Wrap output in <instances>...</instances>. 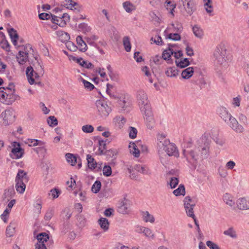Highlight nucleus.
Here are the masks:
<instances>
[{
	"label": "nucleus",
	"mask_w": 249,
	"mask_h": 249,
	"mask_svg": "<svg viewBox=\"0 0 249 249\" xmlns=\"http://www.w3.org/2000/svg\"><path fill=\"white\" fill-rule=\"evenodd\" d=\"M201 141L204 144L195 147L192 149L183 150V155L188 163L191 164L192 168H196L198 160L199 159L207 158L209 155L210 142L205 135L201 137Z\"/></svg>",
	"instance_id": "nucleus-1"
},
{
	"label": "nucleus",
	"mask_w": 249,
	"mask_h": 249,
	"mask_svg": "<svg viewBox=\"0 0 249 249\" xmlns=\"http://www.w3.org/2000/svg\"><path fill=\"white\" fill-rule=\"evenodd\" d=\"M166 136L159 133L157 136L158 151L159 155L165 152L169 156L179 157V153L175 144L171 142L169 139L166 138Z\"/></svg>",
	"instance_id": "nucleus-2"
},
{
	"label": "nucleus",
	"mask_w": 249,
	"mask_h": 249,
	"mask_svg": "<svg viewBox=\"0 0 249 249\" xmlns=\"http://www.w3.org/2000/svg\"><path fill=\"white\" fill-rule=\"evenodd\" d=\"M219 117L233 130L238 133H243L245 129L243 126L239 124L237 120L224 107H220L217 110Z\"/></svg>",
	"instance_id": "nucleus-3"
},
{
	"label": "nucleus",
	"mask_w": 249,
	"mask_h": 249,
	"mask_svg": "<svg viewBox=\"0 0 249 249\" xmlns=\"http://www.w3.org/2000/svg\"><path fill=\"white\" fill-rule=\"evenodd\" d=\"M16 189L18 192L22 194L26 188L25 183L28 181L27 173L22 170H19L16 177Z\"/></svg>",
	"instance_id": "nucleus-4"
},
{
	"label": "nucleus",
	"mask_w": 249,
	"mask_h": 249,
	"mask_svg": "<svg viewBox=\"0 0 249 249\" xmlns=\"http://www.w3.org/2000/svg\"><path fill=\"white\" fill-rule=\"evenodd\" d=\"M215 61L217 64L225 66L227 64L226 49L224 45H218L213 53Z\"/></svg>",
	"instance_id": "nucleus-5"
},
{
	"label": "nucleus",
	"mask_w": 249,
	"mask_h": 249,
	"mask_svg": "<svg viewBox=\"0 0 249 249\" xmlns=\"http://www.w3.org/2000/svg\"><path fill=\"white\" fill-rule=\"evenodd\" d=\"M179 6L183 14L192 15L196 10V4L195 0H179Z\"/></svg>",
	"instance_id": "nucleus-6"
},
{
	"label": "nucleus",
	"mask_w": 249,
	"mask_h": 249,
	"mask_svg": "<svg viewBox=\"0 0 249 249\" xmlns=\"http://www.w3.org/2000/svg\"><path fill=\"white\" fill-rule=\"evenodd\" d=\"M137 99L141 111L151 108L147 95L143 90L140 89L137 91Z\"/></svg>",
	"instance_id": "nucleus-7"
},
{
	"label": "nucleus",
	"mask_w": 249,
	"mask_h": 249,
	"mask_svg": "<svg viewBox=\"0 0 249 249\" xmlns=\"http://www.w3.org/2000/svg\"><path fill=\"white\" fill-rule=\"evenodd\" d=\"M95 105L98 115L102 117H106L111 111V108L103 100H98L96 101Z\"/></svg>",
	"instance_id": "nucleus-8"
},
{
	"label": "nucleus",
	"mask_w": 249,
	"mask_h": 249,
	"mask_svg": "<svg viewBox=\"0 0 249 249\" xmlns=\"http://www.w3.org/2000/svg\"><path fill=\"white\" fill-rule=\"evenodd\" d=\"M143 115L145 124L149 129H152L156 124V121L154 117L151 108L145 110V111H141Z\"/></svg>",
	"instance_id": "nucleus-9"
},
{
	"label": "nucleus",
	"mask_w": 249,
	"mask_h": 249,
	"mask_svg": "<svg viewBox=\"0 0 249 249\" xmlns=\"http://www.w3.org/2000/svg\"><path fill=\"white\" fill-rule=\"evenodd\" d=\"M15 115L11 109H6L2 112L0 116V119H2L0 122L4 125H8L14 121Z\"/></svg>",
	"instance_id": "nucleus-10"
},
{
	"label": "nucleus",
	"mask_w": 249,
	"mask_h": 249,
	"mask_svg": "<svg viewBox=\"0 0 249 249\" xmlns=\"http://www.w3.org/2000/svg\"><path fill=\"white\" fill-rule=\"evenodd\" d=\"M36 238L37 243L36 245V249H47L45 242H47L49 237L48 234L45 232H42L38 234Z\"/></svg>",
	"instance_id": "nucleus-11"
},
{
	"label": "nucleus",
	"mask_w": 249,
	"mask_h": 249,
	"mask_svg": "<svg viewBox=\"0 0 249 249\" xmlns=\"http://www.w3.org/2000/svg\"><path fill=\"white\" fill-rule=\"evenodd\" d=\"M70 17L66 13H64L62 17H58L53 15L52 18V22L55 24L58 25L59 26L64 27L66 25L67 22L69 21Z\"/></svg>",
	"instance_id": "nucleus-12"
},
{
	"label": "nucleus",
	"mask_w": 249,
	"mask_h": 249,
	"mask_svg": "<svg viewBox=\"0 0 249 249\" xmlns=\"http://www.w3.org/2000/svg\"><path fill=\"white\" fill-rule=\"evenodd\" d=\"M14 147L11 151V157L14 159L21 158L24 154V150L20 147L18 143L15 142Z\"/></svg>",
	"instance_id": "nucleus-13"
},
{
	"label": "nucleus",
	"mask_w": 249,
	"mask_h": 249,
	"mask_svg": "<svg viewBox=\"0 0 249 249\" xmlns=\"http://www.w3.org/2000/svg\"><path fill=\"white\" fill-rule=\"evenodd\" d=\"M236 204L240 210H249V198L240 197L236 200Z\"/></svg>",
	"instance_id": "nucleus-14"
},
{
	"label": "nucleus",
	"mask_w": 249,
	"mask_h": 249,
	"mask_svg": "<svg viewBox=\"0 0 249 249\" xmlns=\"http://www.w3.org/2000/svg\"><path fill=\"white\" fill-rule=\"evenodd\" d=\"M129 201L124 199L118 203V212L123 214L127 213L129 212Z\"/></svg>",
	"instance_id": "nucleus-15"
},
{
	"label": "nucleus",
	"mask_w": 249,
	"mask_h": 249,
	"mask_svg": "<svg viewBox=\"0 0 249 249\" xmlns=\"http://www.w3.org/2000/svg\"><path fill=\"white\" fill-rule=\"evenodd\" d=\"M140 143L139 142H131L129 143V148L130 153L135 157H139L140 153Z\"/></svg>",
	"instance_id": "nucleus-16"
},
{
	"label": "nucleus",
	"mask_w": 249,
	"mask_h": 249,
	"mask_svg": "<svg viewBox=\"0 0 249 249\" xmlns=\"http://www.w3.org/2000/svg\"><path fill=\"white\" fill-rule=\"evenodd\" d=\"M26 75L29 83L31 85L34 84L35 79L39 76L32 67H27L26 69Z\"/></svg>",
	"instance_id": "nucleus-17"
},
{
	"label": "nucleus",
	"mask_w": 249,
	"mask_h": 249,
	"mask_svg": "<svg viewBox=\"0 0 249 249\" xmlns=\"http://www.w3.org/2000/svg\"><path fill=\"white\" fill-rule=\"evenodd\" d=\"M63 5L72 10H76L77 12H79L80 10V6L78 3L72 0H65L63 2Z\"/></svg>",
	"instance_id": "nucleus-18"
},
{
	"label": "nucleus",
	"mask_w": 249,
	"mask_h": 249,
	"mask_svg": "<svg viewBox=\"0 0 249 249\" xmlns=\"http://www.w3.org/2000/svg\"><path fill=\"white\" fill-rule=\"evenodd\" d=\"M224 202L231 208H235V202L233 196L229 193L225 194L223 196Z\"/></svg>",
	"instance_id": "nucleus-19"
},
{
	"label": "nucleus",
	"mask_w": 249,
	"mask_h": 249,
	"mask_svg": "<svg viewBox=\"0 0 249 249\" xmlns=\"http://www.w3.org/2000/svg\"><path fill=\"white\" fill-rule=\"evenodd\" d=\"M3 103L6 105L12 104L17 99L16 95L13 92H7L5 91Z\"/></svg>",
	"instance_id": "nucleus-20"
},
{
	"label": "nucleus",
	"mask_w": 249,
	"mask_h": 249,
	"mask_svg": "<svg viewBox=\"0 0 249 249\" xmlns=\"http://www.w3.org/2000/svg\"><path fill=\"white\" fill-rule=\"evenodd\" d=\"M76 42L77 44V49L81 52H85L87 50L88 47L85 42L83 40L81 36H77Z\"/></svg>",
	"instance_id": "nucleus-21"
},
{
	"label": "nucleus",
	"mask_w": 249,
	"mask_h": 249,
	"mask_svg": "<svg viewBox=\"0 0 249 249\" xmlns=\"http://www.w3.org/2000/svg\"><path fill=\"white\" fill-rule=\"evenodd\" d=\"M141 215L143 221L145 222L153 223L155 222V218L154 216L150 214L148 211H142Z\"/></svg>",
	"instance_id": "nucleus-22"
},
{
	"label": "nucleus",
	"mask_w": 249,
	"mask_h": 249,
	"mask_svg": "<svg viewBox=\"0 0 249 249\" xmlns=\"http://www.w3.org/2000/svg\"><path fill=\"white\" fill-rule=\"evenodd\" d=\"M194 72L193 67H188L182 71L181 77L184 79H188L192 76Z\"/></svg>",
	"instance_id": "nucleus-23"
},
{
	"label": "nucleus",
	"mask_w": 249,
	"mask_h": 249,
	"mask_svg": "<svg viewBox=\"0 0 249 249\" xmlns=\"http://www.w3.org/2000/svg\"><path fill=\"white\" fill-rule=\"evenodd\" d=\"M56 34L59 37V40L63 42L68 41L70 39L69 34L63 31H57Z\"/></svg>",
	"instance_id": "nucleus-24"
},
{
	"label": "nucleus",
	"mask_w": 249,
	"mask_h": 249,
	"mask_svg": "<svg viewBox=\"0 0 249 249\" xmlns=\"http://www.w3.org/2000/svg\"><path fill=\"white\" fill-rule=\"evenodd\" d=\"M98 223L101 228L105 231H106L108 230L109 223L107 218L104 217L100 218L98 220Z\"/></svg>",
	"instance_id": "nucleus-25"
},
{
	"label": "nucleus",
	"mask_w": 249,
	"mask_h": 249,
	"mask_svg": "<svg viewBox=\"0 0 249 249\" xmlns=\"http://www.w3.org/2000/svg\"><path fill=\"white\" fill-rule=\"evenodd\" d=\"M8 31L13 44L16 45L18 37L17 31L13 28L9 29Z\"/></svg>",
	"instance_id": "nucleus-26"
},
{
	"label": "nucleus",
	"mask_w": 249,
	"mask_h": 249,
	"mask_svg": "<svg viewBox=\"0 0 249 249\" xmlns=\"http://www.w3.org/2000/svg\"><path fill=\"white\" fill-rule=\"evenodd\" d=\"M37 146H38V147L34 148V151L41 156L44 157L47 152V149L45 146V142H43L42 145H37Z\"/></svg>",
	"instance_id": "nucleus-27"
},
{
	"label": "nucleus",
	"mask_w": 249,
	"mask_h": 249,
	"mask_svg": "<svg viewBox=\"0 0 249 249\" xmlns=\"http://www.w3.org/2000/svg\"><path fill=\"white\" fill-rule=\"evenodd\" d=\"M165 74L168 77H176L178 74V70L175 67H169L165 71Z\"/></svg>",
	"instance_id": "nucleus-28"
},
{
	"label": "nucleus",
	"mask_w": 249,
	"mask_h": 249,
	"mask_svg": "<svg viewBox=\"0 0 249 249\" xmlns=\"http://www.w3.org/2000/svg\"><path fill=\"white\" fill-rule=\"evenodd\" d=\"M28 53L24 52H19L17 59L20 64H23L26 61Z\"/></svg>",
	"instance_id": "nucleus-29"
},
{
	"label": "nucleus",
	"mask_w": 249,
	"mask_h": 249,
	"mask_svg": "<svg viewBox=\"0 0 249 249\" xmlns=\"http://www.w3.org/2000/svg\"><path fill=\"white\" fill-rule=\"evenodd\" d=\"M17 223L15 222H12L10 223L6 230V233L7 236L11 237L13 235Z\"/></svg>",
	"instance_id": "nucleus-30"
},
{
	"label": "nucleus",
	"mask_w": 249,
	"mask_h": 249,
	"mask_svg": "<svg viewBox=\"0 0 249 249\" xmlns=\"http://www.w3.org/2000/svg\"><path fill=\"white\" fill-rule=\"evenodd\" d=\"M169 47L168 49L165 50L162 53V58L164 60H169V58L171 57V55H173L174 51L173 49H171V47H173V45L170 44L168 45Z\"/></svg>",
	"instance_id": "nucleus-31"
},
{
	"label": "nucleus",
	"mask_w": 249,
	"mask_h": 249,
	"mask_svg": "<svg viewBox=\"0 0 249 249\" xmlns=\"http://www.w3.org/2000/svg\"><path fill=\"white\" fill-rule=\"evenodd\" d=\"M164 6L167 10L169 11L170 13L173 16H174V9L176 8V4L173 2L169 0H166L164 3Z\"/></svg>",
	"instance_id": "nucleus-32"
},
{
	"label": "nucleus",
	"mask_w": 249,
	"mask_h": 249,
	"mask_svg": "<svg viewBox=\"0 0 249 249\" xmlns=\"http://www.w3.org/2000/svg\"><path fill=\"white\" fill-rule=\"evenodd\" d=\"M134 169L138 172L143 174H147L149 173L148 168L145 165L138 164L134 166Z\"/></svg>",
	"instance_id": "nucleus-33"
},
{
	"label": "nucleus",
	"mask_w": 249,
	"mask_h": 249,
	"mask_svg": "<svg viewBox=\"0 0 249 249\" xmlns=\"http://www.w3.org/2000/svg\"><path fill=\"white\" fill-rule=\"evenodd\" d=\"M88 166L90 169H95L97 166V163L92 156L89 154L87 156Z\"/></svg>",
	"instance_id": "nucleus-34"
},
{
	"label": "nucleus",
	"mask_w": 249,
	"mask_h": 249,
	"mask_svg": "<svg viewBox=\"0 0 249 249\" xmlns=\"http://www.w3.org/2000/svg\"><path fill=\"white\" fill-rule=\"evenodd\" d=\"M123 45L125 50L127 52H129L131 50V46L130 44L129 37L125 36L123 38Z\"/></svg>",
	"instance_id": "nucleus-35"
},
{
	"label": "nucleus",
	"mask_w": 249,
	"mask_h": 249,
	"mask_svg": "<svg viewBox=\"0 0 249 249\" xmlns=\"http://www.w3.org/2000/svg\"><path fill=\"white\" fill-rule=\"evenodd\" d=\"M176 63L178 67L183 68L188 66L190 64V62L187 58H183L180 60L176 61Z\"/></svg>",
	"instance_id": "nucleus-36"
},
{
	"label": "nucleus",
	"mask_w": 249,
	"mask_h": 249,
	"mask_svg": "<svg viewBox=\"0 0 249 249\" xmlns=\"http://www.w3.org/2000/svg\"><path fill=\"white\" fill-rule=\"evenodd\" d=\"M173 194L176 196L180 195L184 196L185 194V190L184 185L182 184L179 185L178 188L173 191Z\"/></svg>",
	"instance_id": "nucleus-37"
},
{
	"label": "nucleus",
	"mask_w": 249,
	"mask_h": 249,
	"mask_svg": "<svg viewBox=\"0 0 249 249\" xmlns=\"http://www.w3.org/2000/svg\"><path fill=\"white\" fill-rule=\"evenodd\" d=\"M193 31L195 36L198 38H202L203 36V31L202 29L197 26H194L193 28Z\"/></svg>",
	"instance_id": "nucleus-38"
},
{
	"label": "nucleus",
	"mask_w": 249,
	"mask_h": 249,
	"mask_svg": "<svg viewBox=\"0 0 249 249\" xmlns=\"http://www.w3.org/2000/svg\"><path fill=\"white\" fill-rule=\"evenodd\" d=\"M66 158L68 162L70 163L71 165H74L77 162V158L73 154L67 153L66 154Z\"/></svg>",
	"instance_id": "nucleus-39"
},
{
	"label": "nucleus",
	"mask_w": 249,
	"mask_h": 249,
	"mask_svg": "<svg viewBox=\"0 0 249 249\" xmlns=\"http://www.w3.org/2000/svg\"><path fill=\"white\" fill-rule=\"evenodd\" d=\"M123 7L127 13H130L135 9V6L129 1L124 2Z\"/></svg>",
	"instance_id": "nucleus-40"
},
{
	"label": "nucleus",
	"mask_w": 249,
	"mask_h": 249,
	"mask_svg": "<svg viewBox=\"0 0 249 249\" xmlns=\"http://www.w3.org/2000/svg\"><path fill=\"white\" fill-rule=\"evenodd\" d=\"M223 233L224 235L229 236L232 238H235L237 237L236 231L232 227H231L228 230L225 231Z\"/></svg>",
	"instance_id": "nucleus-41"
},
{
	"label": "nucleus",
	"mask_w": 249,
	"mask_h": 249,
	"mask_svg": "<svg viewBox=\"0 0 249 249\" xmlns=\"http://www.w3.org/2000/svg\"><path fill=\"white\" fill-rule=\"evenodd\" d=\"M184 208L187 207H194L195 204L193 203L192 200L189 196H186L183 200Z\"/></svg>",
	"instance_id": "nucleus-42"
},
{
	"label": "nucleus",
	"mask_w": 249,
	"mask_h": 249,
	"mask_svg": "<svg viewBox=\"0 0 249 249\" xmlns=\"http://www.w3.org/2000/svg\"><path fill=\"white\" fill-rule=\"evenodd\" d=\"M143 234L145 236L150 239H153L155 238V234L151 229L145 227L144 229Z\"/></svg>",
	"instance_id": "nucleus-43"
},
{
	"label": "nucleus",
	"mask_w": 249,
	"mask_h": 249,
	"mask_svg": "<svg viewBox=\"0 0 249 249\" xmlns=\"http://www.w3.org/2000/svg\"><path fill=\"white\" fill-rule=\"evenodd\" d=\"M101 187V182L99 180H96L92 186L91 191L94 193H97L100 190Z\"/></svg>",
	"instance_id": "nucleus-44"
},
{
	"label": "nucleus",
	"mask_w": 249,
	"mask_h": 249,
	"mask_svg": "<svg viewBox=\"0 0 249 249\" xmlns=\"http://www.w3.org/2000/svg\"><path fill=\"white\" fill-rule=\"evenodd\" d=\"M27 143L30 146H35L37 145H42L43 142L36 139H28Z\"/></svg>",
	"instance_id": "nucleus-45"
},
{
	"label": "nucleus",
	"mask_w": 249,
	"mask_h": 249,
	"mask_svg": "<svg viewBox=\"0 0 249 249\" xmlns=\"http://www.w3.org/2000/svg\"><path fill=\"white\" fill-rule=\"evenodd\" d=\"M47 123L50 126H54L57 124L58 121L54 116H51L48 118Z\"/></svg>",
	"instance_id": "nucleus-46"
},
{
	"label": "nucleus",
	"mask_w": 249,
	"mask_h": 249,
	"mask_svg": "<svg viewBox=\"0 0 249 249\" xmlns=\"http://www.w3.org/2000/svg\"><path fill=\"white\" fill-rule=\"evenodd\" d=\"M142 71L144 73V75L148 77L149 82L151 83H153L149 68L147 66H144L142 68Z\"/></svg>",
	"instance_id": "nucleus-47"
},
{
	"label": "nucleus",
	"mask_w": 249,
	"mask_h": 249,
	"mask_svg": "<svg viewBox=\"0 0 249 249\" xmlns=\"http://www.w3.org/2000/svg\"><path fill=\"white\" fill-rule=\"evenodd\" d=\"M82 82L84 86L85 89L88 90H91L94 88V86L91 84L90 82L84 79H82Z\"/></svg>",
	"instance_id": "nucleus-48"
},
{
	"label": "nucleus",
	"mask_w": 249,
	"mask_h": 249,
	"mask_svg": "<svg viewBox=\"0 0 249 249\" xmlns=\"http://www.w3.org/2000/svg\"><path fill=\"white\" fill-rule=\"evenodd\" d=\"M99 151L100 152V154L102 155L104 154L105 153L104 152V150L106 149V141L103 140H99Z\"/></svg>",
	"instance_id": "nucleus-49"
},
{
	"label": "nucleus",
	"mask_w": 249,
	"mask_h": 249,
	"mask_svg": "<svg viewBox=\"0 0 249 249\" xmlns=\"http://www.w3.org/2000/svg\"><path fill=\"white\" fill-rule=\"evenodd\" d=\"M166 38H169L174 41H178L180 40V36L179 33H170L168 35Z\"/></svg>",
	"instance_id": "nucleus-50"
},
{
	"label": "nucleus",
	"mask_w": 249,
	"mask_h": 249,
	"mask_svg": "<svg viewBox=\"0 0 249 249\" xmlns=\"http://www.w3.org/2000/svg\"><path fill=\"white\" fill-rule=\"evenodd\" d=\"M60 194V192L57 189H52L49 193V196L53 199L57 198Z\"/></svg>",
	"instance_id": "nucleus-51"
},
{
	"label": "nucleus",
	"mask_w": 249,
	"mask_h": 249,
	"mask_svg": "<svg viewBox=\"0 0 249 249\" xmlns=\"http://www.w3.org/2000/svg\"><path fill=\"white\" fill-rule=\"evenodd\" d=\"M103 175L106 177H109L111 175V168L109 165L104 166L103 169Z\"/></svg>",
	"instance_id": "nucleus-52"
},
{
	"label": "nucleus",
	"mask_w": 249,
	"mask_h": 249,
	"mask_svg": "<svg viewBox=\"0 0 249 249\" xmlns=\"http://www.w3.org/2000/svg\"><path fill=\"white\" fill-rule=\"evenodd\" d=\"M137 132L138 131L136 128L132 126L129 127V135L130 138L134 139L136 138Z\"/></svg>",
	"instance_id": "nucleus-53"
},
{
	"label": "nucleus",
	"mask_w": 249,
	"mask_h": 249,
	"mask_svg": "<svg viewBox=\"0 0 249 249\" xmlns=\"http://www.w3.org/2000/svg\"><path fill=\"white\" fill-rule=\"evenodd\" d=\"M178 179L176 177H172L170 178L169 185L170 187L173 189L175 188L178 184Z\"/></svg>",
	"instance_id": "nucleus-54"
},
{
	"label": "nucleus",
	"mask_w": 249,
	"mask_h": 249,
	"mask_svg": "<svg viewBox=\"0 0 249 249\" xmlns=\"http://www.w3.org/2000/svg\"><path fill=\"white\" fill-rule=\"evenodd\" d=\"M118 154L116 149H111L106 152V154L109 158L116 157Z\"/></svg>",
	"instance_id": "nucleus-55"
},
{
	"label": "nucleus",
	"mask_w": 249,
	"mask_h": 249,
	"mask_svg": "<svg viewBox=\"0 0 249 249\" xmlns=\"http://www.w3.org/2000/svg\"><path fill=\"white\" fill-rule=\"evenodd\" d=\"M82 130L85 133H89L93 131L94 127L91 125H85L82 127Z\"/></svg>",
	"instance_id": "nucleus-56"
},
{
	"label": "nucleus",
	"mask_w": 249,
	"mask_h": 249,
	"mask_svg": "<svg viewBox=\"0 0 249 249\" xmlns=\"http://www.w3.org/2000/svg\"><path fill=\"white\" fill-rule=\"evenodd\" d=\"M53 15L52 14H49L47 13H42L39 15V18L40 19L45 20V19H49L52 21V18H53Z\"/></svg>",
	"instance_id": "nucleus-57"
},
{
	"label": "nucleus",
	"mask_w": 249,
	"mask_h": 249,
	"mask_svg": "<svg viewBox=\"0 0 249 249\" xmlns=\"http://www.w3.org/2000/svg\"><path fill=\"white\" fill-rule=\"evenodd\" d=\"M0 47L6 51H10V45L8 41L6 40H2L0 42Z\"/></svg>",
	"instance_id": "nucleus-58"
},
{
	"label": "nucleus",
	"mask_w": 249,
	"mask_h": 249,
	"mask_svg": "<svg viewBox=\"0 0 249 249\" xmlns=\"http://www.w3.org/2000/svg\"><path fill=\"white\" fill-rule=\"evenodd\" d=\"M194 207H191L185 208L187 215L193 218H194L195 216L193 211Z\"/></svg>",
	"instance_id": "nucleus-59"
},
{
	"label": "nucleus",
	"mask_w": 249,
	"mask_h": 249,
	"mask_svg": "<svg viewBox=\"0 0 249 249\" xmlns=\"http://www.w3.org/2000/svg\"><path fill=\"white\" fill-rule=\"evenodd\" d=\"M53 215V211L52 209L48 210L44 216V219L46 221H49Z\"/></svg>",
	"instance_id": "nucleus-60"
},
{
	"label": "nucleus",
	"mask_w": 249,
	"mask_h": 249,
	"mask_svg": "<svg viewBox=\"0 0 249 249\" xmlns=\"http://www.w3.org/2000/svg\"><path fill=\"white\" fill-rule=\"evenodd\" d=\"M206 245L211 249H220L216 244L211 241H207Z\"/></svg>",
	"instance_id": "nucleus-61"
},
{
	"label": "nucleus",
	"mask_w": 249,
	"mask_h": 249,
	"mask_svg": "<svg viewBox=\"0 0 249 249\" xmlns=\"http://www.w3.org/2000/svg\"><path fill=\"white\" fill-rule=\"evenodd\" d=\"M82 62V67L87 68V69H93L94 68V66L93 64L89 62L88 61H85L84 60Z\"/></svg>",
	"instance_id": "nucleus-62"
},
{
	"label": "nucleus",
	"mask_w": 249,
	"mask_h": 249,
	"mask_svg": "<svg viewBox=\"0 0 249 249\" xmlns=\"http://www.w3.org/2000/svg\"><path fill=\"white\" fill-rule=\"evenodd\" d=\"M105 69L104 68H98L94 70L95 72H98L102 78H105L106 77V73L105 72Z\"/></svg>",
	"instance_id": "nucleus-63"
},
{
	"label": "nucleus",
	"mask_w": 249,
	"mask_h": 249,
	"mask_svg": "<svg viewBox=\"0 0 249 249\" xmlns=\"http://www.w3.org/2000/svg\"><path fill=\"white\" fill-rule=\"evenodd\" d=\"M241 97L240 96L233 98L232 104L235 107H239L240 105Z\"/></svg>",
	"instance_id": "nucleus-64"
}]
</instances>
